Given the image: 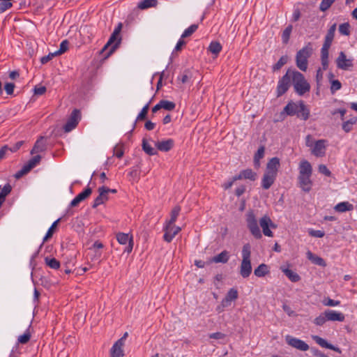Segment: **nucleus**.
I'll list each match as a JSON object with an SVG mask.
<instances>
[{
	"instance_id": "f257e3e1",
	"label": "nucleus",
	"mask_w": 357,
	"mask_h": 357,
	"mask_svg": "<svg viewBox=\"0 0 357 357\" xmlns=\"http://www.w3.org/2000/svg\"><path fill=\"white\" fill-rule=\"evenodd\" d=\"M312 167L306 160H303L298 165V186L305 192H309L312 188L311 179Z\"/></svg>"
},
{
	"instance_id": "f03ea898",
	"label": "nucleus",
	"mask_w": 357,
	"mask_h": 357,
	"mask_svg": "<svg viewBox=\"0 0 357 357\" xmlns=\"http://www.w3.org/2000/svg\"><path fill=\"white\" fill-rule=\"evenodd\" d=\"M286 114L288 116L297 115L298 118L307 121L310 117V109L303 100L298 102H289L283 109L281 114Z\"/></svg>"
},
{
	"instance_id": "7ed1b4c3",
	"label": "nucleus",
	"mask_w": 357,
	"mask_h": 357,
	"mask_svg": "<svg viewBox=\"0 0 357 357\" xmlns=\"http://www.w3.org/2000/svg\"><path fill=\"white\" fill-rule=\"evenodd\" d=\"M291 77L294 90L299 96H303L310 91V85L302 73L296 70H291Z\"/></svg>"
},
{
	"instance_id": "20e7f679",
	"label": "nucleus",
	"mask_w": 357,
	"mask_h": 357,
	"mask_svg": "<svg viewBox=\"0 0 357 357\" xmlns=\"http://www.w3.org/2000/svg\"><path fill=\"white\" fill-rule=\"evenodd\" d=\"M250 256V245L246 243L242 249V261L240 266V274L243 278H248L252 273Z\"/></svg>"
},
{
	"instance_id": "39448f33",
	"label": "nucleus",
	"mask_w": 357,
	"mask_h": 357,
	"mask_svg": "<svg viewBox=\"0 0 357 357\" xmlns=\"http://www.w3.org/2000/svg\"><path fill=\"white\" fill-rule=\"evenodd\" d=\"M313 49L310 43H308L305 47L300 50L296 56V63L297 67L302 71H306L308 64V59L312 54Z\"/></svg>"
},
{
	"instance_id": "423d86ee",
	"label": "nucleus",
	"mask_w": 357,
	"mask_h": 357,
	"mask_svg": "<svg viewBox=\"0 0 357 357\" xmlns=\"http://www.w3.org/2000/svg\"><path fill=\"white\" fill-rule=\"evenodd\" d=\"M245 220L248 229L251 234L256 238L260 239L262 237L261 230L258 225V220L253 210H249L245 214Z\"/></svg>"
},
{
	"instance_id": "0eeeda50",
	"label": "nucleus",
	"mask_w": 357,
	"mask_h": 357,
	"mask_svg": "<svg viewBox=\"0 0 357 357\" xmlns=\"http://www.w3.org/2000/svg\"><path fill=\"white\" fill-rule=\"evenodd\" d=\"M291 77V70H288L285 75L278 81L277 86V96L280 97L284 94L290 86Z\"/></svg>"
},
{
	"instance_id": "6e6552de",
	"label": "nucleus",
	"mask_w": 357,
	"mask_h": 357,
	"mask_svg": "<svg viewBox=\"0 0 357 357\" xmlns=\"http://www.w3.org/2000/svg\"><path fill=\"white\" fill-rule=\"evenodd\" d=\"M259 222L262 229L263 234L266 236L273 237V233L270 228L275 229L277 225L273 222L270 217L265 215L259 219Z\"/></svg>"
},
{
	"instance_id": "1a4fd4ad",
	"label": "nucleus",
	"mask_w": 357,
	"mask_h": 357,
	"mask_svg": "<svg viewBox=\"0 0 357 357\" xmlns=\"http://www.w3.org/2000/svg\"><path fill=\"white\" fill-rule=\"evenodd\" d=\"M163 230L165 231L163 239L167 243H170L173 238L181 230L180 227L176 226L174 224H166L164 226Z\"/></svg>"
},
{
	"instance_id": "9d476101",
	"label": "nucleus",
	"mask_w": 357,
	"mask_h": 357,
	"mask_svg": "<svg viewBox=\"0 0 357 357\" xmlns=\"http://www.w3.org/2000/svg\"><path fill=\"white\" fill-rule=\"evenodd\" d=\"M80 112L78 109H74L66 123L63 126L65 132H68L73 130L77 126L80 119Z\"/></svg>"
},
{
	"instance_id": "9b49d317",
	"label": "nucleus",
	"mask_w": 357,
	"mask_h": 357,
	"mask_svg": "<svg viewBox=\"0 0 357 357\" xmlns=\"http://www.w3.org/2000/svg\"><path fill=\"white\" fill-rule=\"evenodd\" d=\"M285 340H286V342L289 346H291L298 350H300L302 351H305L310 349L309 345L307 343H305L304 341H303L300 339H298L296 337H294L291 335H286Z\"/></svg>"
},
{
	"instance_id": "f8f14e48",
	"label": "nucleus",
	"mask_w": 357,
	"mask_h": 357,
	"mask_svg": "<svg viewBox=\"0 0 357 357\" xmlns=\"http://www.w3.org/2000/svg\"><path fill=\"white\" fill-rule=\"evenodd\" d=\"M109 190V188L106 186H102L98 188L99 195L94 199L93 203L92 204V207L93 208L104 204L105 202L108 200Z\"/></svg>"
},
{
	"instance_id": "ddd939ff",
	"label": "nucleus",
	"mask_w": 357,
	"mask_h": 357,
	"mask_svg": "<svg viewBox=\"0 0 357 357\" xmlns=\"http://www.w3.org/2000/svg\"><path fill=\"white\" fill-rule=\"evenodd\" d=\"M337 67L344 70H348L353 66V61L347 59L346 54L343 52H340L336 59Z\"/></svg>"
},
{
	"instance_id": "4468645a",
	"label": "nucleus",
	"mask_w": 357,
	"mask_h": 357,
	"mask_svg": "<svg viewBox=\"0 0 357 357\" xmlns=\"http://www.w3.org/2000/svg\"><path fill=\"white\" fill-rule=\"evenodd\" d=\"M116 239L120 244L126 245L128 243V245L125 249V252H127L128 253L132 252L133 247L132 236H130L128 234L120 232L116 234Z\"/></svg>"
},
{
	"instance_id": "2eb2a0df",
	"label": "nucleus",
	"mask_w": 357,
	"mask_h": 357,
	"mask_svg": "<svg viewBox=\"0 0 357 357\" xmlns=\"http://www.w3.org/2000/svg\"><path fill=\"white\" fill-rule=\"evenodd\" d=\"M326 140L319 139L312 146V153L316 157H323L326 154Z\"/></svg>"
},
{
	"instance_id": "dca6fc26",
	"label": "nucleus",
	"mask_w": 357,
	"mask_h": 357,
	"mask_svg": "<svg viewBox=\"0 0 357 357\" xmlns=\"http://www.w3.org/2000/svg\"><path fill=\"white\" fill-rule=\"evenodd\" d=\"M121 38H119L116 36L112 33L107 43L105 45L102 51L103 52V51L106 50L109 47H111L109 52L107 53V56H109L118 47L119 43H121Z\"/></svg>"
},
{
	"instance_id": "f3484780",
	"label": "nucleus",
	"mask_w": 357,
	"mask_h": 357,
	"mask_svg": "<svg viewBox=\"0 0 357 357\" xmlns=\"http://www.w3.org/2000/svg\"><path fill=\"white\" fill-rule=\"evenodd\" d=\"M257 173L251 169H246L241 171L238 174L234 176V180L248 179L255 181L257 179Z\"/></svg>"
},
{
	"instance_id": "a211bd4d",
	"label": "nucleus",
	"mask_w": 357,
	"mask_h": 357,
	"mask_svg": "<svg viewBox=\"0 0 357 357\" xmlns=\"http://www.w3.org/2000/svg\"><path fill=\"white\" fill-rule=\"evenodd\" d=\"M174 145V141L172 139L158 141L155 143L156 148L162 152L170 151Z\"/></svg>"
},
{
	"instance_id": "6ab92c4d",
	"label": "nucleus",
	"mask_w": 357,
	"mask_h": 357,
	"mask_svg": "<svg viewBox=\"0 0 357 357\" xmlns=\"http://www.w3.org/2000/svg\"><path fill=\"white\" fill-rule=\"evenodd\" d=\"M312 339L316 342L317 344H318L321 347L333 350L340 354L342 352L340 348L335 347L333 344L327 342L326 340L318 335H312Z\"/></svg>"
},
{
	"instance_id": "aec40b11",
	"label": "nucleus",
	"mask_w": 357,
	"mask_h": 357,
	"mask_svg": "<svg viewBox=\"0 0 357 357\" xmlns=\"http://www.w3.org/2000/svg\"><path fill=\"white\" fill-rule=\"evenodd\" d=\"M276 176L277 175L265 172L261 180V187L265 190L270 188L273 184Z\"/></svg>"
},
{
	"instance_id": "412c9836",
	"label": "nucleus",
	"mask_w": 357,
	"mask_h": 357,
	"mask_svg": "<svg viewBox=\"0 0 357 357\" xmlns=\"http://www.w3.org/2000/svg\"><path fill=\"white\" fill-rule=\"evenodd\" d=\"M280 167V159L277 157L272 158L267 163L266 172L277 175Z\"/></svg>"
},
{
	"instance_id": "4be33fe9",
	"label": "nucleus",
	"mask_w": 357,
	"mask_h": 357,
	"mask_svg": "<svg viewBox=\"0 0 357 357\" xmlns=\"http://www.w3.org/2000/svg\"><path fill=\"white\" fill-rule=\"evenodd\" d=\"M47 149V144L43 137H40L35 143L33 149L31 151V154L38 153L43 152Z\"/></svg>"
},
{
	"instance_id": "5701e85b",
	"label": "nucleus",
	"mask_w": 357,
	"mask_h": 357,
	"mask_svg": "<svg viewBox=\"0 0 357 357\" xmlns=\"http://www.w3.org/2000/svg\"><path fill=\"white\" fill-rule=\"evenodd\" d=\"M122 340H117L111 349V357H123Z\"/></svg>"
},
{
	"instance_id": "b1692460",
	"label": "nucleus",
	"mask_w": 357,
	"mask_h": 357,
	"mask_svg": "<svg viewBox=\"0 0 357 357\" xmlns=\"http://www.w3.org/2000/svg\"><path fill=\"white\" fill-rule=\"evenodd\" d=\"M307 257L309 260H310L312 263H314L316 265H319L322 267L326 266V263L324 259L319 256L314 255L310 251H308L307 252Z\"/></svg>"
},
{
	"instance_id": "393cba45",
	"label": "nucleus",
	"mask_w": 357,
	"mask_h": 357,
	"mask_svg": "<svg viewBox=\"0 0 357 357\" xmlns=\"http://www.w3.org/2000/svg\"><path fill=\"white\" fill-rule=\"evenodd\" d=\"M284 274L293 282H296L301 280V277L296 272L287 268L281 267Z\"/></svg>"
},
{
	"instance_id": "a878e982",
	"label": "nucleus",
	"mask_w": 357,
	"mask_h": 357,
	"mask_svg": "<svg viewBox=\"0 0 357 357\" xmlns=\"http://www.w3.org/2000/svg\"><path fill=\"white\" fill-rule=\"evenodd\" d=\"M334 208L337 212L343 213L352 211L354 209V206L348 202H342L335 205Z\"/></svg>"
},
{
	"instance_id": "bb28decb",
	"label": "nucleus",
	"mask_w": 357,
	"mask_h": 357,
	"mask_svg": "<svg viewBox=\"0 0 357 357\" xmlns=\"http://www.w3.org/2000/svg\"><path fill=\"white\" fill-rule=\"evenodd\" d=\"M229 258V252L227 250H224L218 255L215 256L212 261L215 263H223L225 264L228 261Z\"/></svg>"
},
{
	"instance_id": "cd10ccee",
	"label": "nucleus",
	"mask_w": 357,
	"mask_h": 357,
	"mask_svg": "<svg viewBox=\"0 0 357 357\" xmlns=\"http://www.w3.org/2000/svg\"><path fill=\"white\" fill-rule=\"evenodd\" d=\"M181 207L179 206H174L170 213V219L166 221V224H174L180 213Z\"/></svg>"
},
{
	"instance_id": "c85d7f7f",
	"label": "nucleus",
	"mask_w": 357,
	"mask_h": 357,
	"mask_svg": "<svg viewBox=\"0 0 357 357\" xmlns=\"http://www.w3.org/2000/svg\"><path fill=\"white\" fill-rule=\"evenodd\" d=\"M268 272V266L265 264H261L255 269L254 273L257 277L261 278L265 276Z\"/></svg>"
},
{
	"instance_id": "c756f323",
	"label": "nucleus",
	"mask_w": 357,
	"mask_h": 357,
	"mask_svg": "<svg viewBox=\"0 0 357 357\" xmlns=\"http://www.w3.org/2000/svg\"><path fill=\"white\" fill-rule=\"evenodd\" d=\"M222 45L219 42L217 41H213L210 43L208 46V50L213 54H215V56L218 55V54L222 50Z\"/></svg>"
},
{
	"instance_id": "7c9ffc66",
	"label": "nucleus",
	"mask_w": 357,
	"mask_h": 357,
	"mask_svg": "<svg viewBox=\"0 0 357 357\" xmlns=\"http://www.w3.org/2000/svg\"><path fill=\"white\" fill-rule=\"evenodd\" d=\"M158 3L157 0H142L138 4V8L144 10L151 7H155Z\"/></svg>"
},
{
	"instance_id": "2f4dec72",
	"label": "nucleus",
	"mask_w": 357,
	"mask_h": 357,
	"mask_svg": "<svg viewBox=\"0 0 357 357\" xmlns=\"http://www.w3.org/2000/svg\"><path fill=\"white\" fill-rule=\"evenodd\" d=\"M142 149L149 155H154L157 153L155 149L153 148L145 139L142 140Z\"/></svg>"
},
{
	"instance_id": "473e14b6",
	"label": "nucleus",
	"mask_w": 357,
	"mask_h": 357,
	"mask_svg": "<svg viewBox=\"0 0 357 357\" xmlns=\"http://www.w3.org/2000/svg\"><path fill=\"white\" fill-rule=\"evenodd\" d=\"M41 160V156L39 155L33 156L31 159H30L25 165L27 168L31 171L33 168H34L38 164L40 163Z\"/></svg>"
},
{
	"instance_id": "72a5a7b5",
	"label": "nucleus",
	"mask_w": 357,
	"mask_h": 357,
	"mask_svg": "<svg viewBox=\"0 0 357 357\" xmlns=\"http://www.w3.org/2000/svg\"><path fill=\"white\" fill-rule=\"evenodd\" d=\"M45 261L47 266H48L51 268L58 269L60 267L59 261H58L55 258L46 257Z\"/></svg>"
},
{
	"instance_id": "f704fd0d",
	"label": "nucleus",
	"mask_w": 357,
	"mask_h": 357,
	"mask_svg": "<svg viewBox=\"0 0 357 357\" xmlns=\"http://www.w3.org/2000/svg\"><path fill=\"white\" fill-rule=\"evenodd\" d=\"M59 220H60V219H58L52 223L51 227L47 230L46 235L43 238V242L47 241L49 238H50L52 236V235L54 232V229L57 227V225H58Z\"/></svg>"
},
{
	"instance_id": "c9c22d12",
	"label": "nucleus",
	"mask_w": 357,
	"mask_h": 357,
	"mask_svg": "<svg viewBox=\"0 0 357 357\" xmlns=\"http://www.w3.org/2000/svg\"><path fill=\"white\" fill-rule=\"evenodd\" d=\"M291 31H292L291 25H289L283 31L282 34V40L284 44H287L289 42Z\"/></svg>"
},
{
	"instance_id": "e433bc0d",
	"label": "nucleus",
	"mask_w": 357,
	"mask_h": 357,
	"mask_svg": "<svg viewBox=\"0 0 357 357\" xmlns=\"http://www.w3.org/2000/svg\"><path fill=\"white\" fill-rule=\"evenodd\" d=\"M162 109H165L167 111H172L175 109L176 105L174 102L166 100H162L160 101Z\"/></svg>"
},
{
	"instance_id": "4c0bfd02",
	"label": "nucleus",
	"mask_w": 357,
	"mask_h": 357,
	"mask_svg": "<svg viewBox=\"0 0 357 357\" xmlns=\"http://www.w3.org/2000/svg\"><path fill=\"white\" fill-rule=\"evenodd\" d=\"M288 56H282L278 60V61L273 66V71L279 70L284 64L287 63Z\"/></svg>"
},
{
	"instance_id": "58836bf2",
	"label": "nucleus",
	"mask_w": 357,
	"mask_h": 357,
	"mask_svg": "<svg viewBox=\"0 0 357 357\" xmlns=\"http://www.w3.org/2000/svg\"><path fill=\"white\" fill-rule=\"evenodd\" d=\"M198 28L197 24H192L188 28H187L181 35V38H186L190 36L193 33H195Z\"/></svg>"
},
{
	"instance_id": "ea45409f",
	"label": "nucleus",
	"mask_w": 357,
	"mask_h": 357,
	"mask_svg": "<svg viewBox=\"0 0 357 357\" xmlns=\"http://www.w3.org/2000/svg\"><path fill=\"white\" fill-rule=\"evenodd\" d=\"M331 92L334 94L337 91L342 88V84L338 79H331Z\"/></svg>"
},
{
	"instance_id": "a19ab883",
	"label": "nucleus",
	"mask_w": 357,
	"mask_h": 357,
	"mask_svg": "<svg viewBox=\"0 0 357 357\" xmlns=\"http://www.w3.org/2000/svg\"><path fill=\"white\" fill-rule=\"evenodd\" d=\"M191 78L192 73L189 70H185L182 75L178 77V79L180 80L183 84L189 82Z\"/></svg>"
},
{
	"instance_id": "79ce46f5",
	"label": "nucleus",
	"mask_w": 357,
	"mask_h": 357,
	"mask_svg": "<svg viewBox=\"0 0 357 357\" xmlns=\"http://www.w3.org/2000/svg\"><path fill=\"white\" fill-rule=\"evenodd\" d=\"M149 108V104H146L143 107L139 114L137 115L136 121H142L146 119Z\"/></svg>"
},
{
	"instance_id": "37998d69",
	"label": "nucleus",
	"mask_w": 357,
	"mask_h": 357,
	"mask_svg": "<svg viewBox=\"0 0 357 357\" xmlns=\"http://www.w3.org/2000/svg\"><path fill=\"white\" fill-rule=\"evenodd\" d=\"M92 193V190L90 187H86L85 190L78 194L77 196L81 200V202L84 201L86 198H88Z\"/></svg>"
},
{
	"instance_id": "c03bdc74",
	"label": "nucleus",
	"mask_w": 357,
	"mask_h": 357,
	"mask_svg": "<svg viewBox=\"0 0 357 357\" xmlns=\"http://www.w3.org/2000/svg\"><path fill=\"white\" fill-rule=\"evenodd\" d=\"M335 0H322L319 5L320 10L323 12L327 10L335 2Z\"/></svg>"
},
{
	"instance_id": "a18cd8bd",
	"label": "nucleus",
	"mask_w": 357,
	"mask_h": 357,
	"mask_svg": "<svg viewBox=\"0 0 357 357\" xmlns=\"http://www.w3.org/2000/svg\"><path fill=\"white\" fill-rule=\"evenodd\" d=\"M350 25L349 23H343L339 26V31L341 34L349 36L350 34Z\"/></svg>"
},
{
	"instance_id": "49530a36",
	"label": "nucleus",
	"mask_w": 357,
	"mask_h": 357,
	"mask_svg": "<svg viewBox=\"0 0 357 357\" xmlns=\"http://www.w3.org/2000/svg\"><path fill=\"white\" fill-rule=\"evenodd\" d=\"M238 297V291L236 289L232 288L228 291L225 299L227 301H231L236 299Z\"/></svg>"
},
{
	"instance_id": "de8ad7c7",
	"label": "nucleus",
	"mask_w": 357,
	"mask_h": 357,
	"mask_svg": "<svg viewBox=\"0 0 357 357\" xmlns=\"http://www.w3.org/2000/svg\"><path fill=\"white\" fill-rule=\"evenodd\" d=\"M328 321H342L344 319V314H326Z\"/></svg>"
},
{
	"instance_id": "09e8293b",
	"label": "nucleus",
	"mask_w": 357,
	"mask_h": 357,
	"mask_svg": "<svg viewBox=\"0 0 357 357\" xmlns=\"http://www.w3.org/2000/svg\"><path fill=\"white\" fill-rule=\"evenodd\" d=\"M31 338V334L29 332H25L24 334L18 337L17 341L20 344L27 343Z\"/></svg>"
},
{
	"instance_id": "8fccbe9b",
	"label": "nucleus",
	"mask_w": 357,
	"mask_h": 357,
	"mask_svg": "<svg viewBox=\"0 0 357 357\" xmlns=\"http://www.w3.org/2000/svg\"><path fill=\"white\" fill-rule=\"evenodd\" d=\"M308 234L310 236L316 238H322L324 236L325 233L321 230H314L312 229H309Z\"/></svg>"
},
{
	"instance_id": "3c124183",
	"label": "nucleus",
	"mask_w": 357,
	"mask_h": 357,
	"mask_svg": "<svg viewBox=\"0 0 357 357\" xmlns=\"http://www.w3.org/2000/svg\"><path fill=\"white\" fill-rule=\"evenodd\" d=\"M328 320V316L326 314H321L314 319V324L317 326H322Z\"/></svg>"
},
{
	"instance_id": "603ef678",
	"label": "nucleus",
	"mask_w": 357,
	"mask_h": 357,
	"mask_svg": "<svg viewBox=\"0 0 357 357\" xmlns=\"http://www.w3.org/2000/svg\"><path fill=\"white\" fill-rule=\"evenodd\" d=\"M29 172H30V170L24 165L20 170H19L18 172H17L15 173V178L17 179L20 178L21 177H22L24 175L26 174Z\"/></svg>"
},
{
	"instance_id": "864d4df0",
	"label": "nucleus",
	"mask_w": 357,
	"mask_h": 357,
	"mask_svg": "<svg viewBox=\"0 0 357 357\" xmlns=\"http://www.w3.org/2000/svg\"><path fill=\"white\" fill-rule=\"evenodd\" d=\"M12 6L13 3L11 2L0 1V13L5 12Z\"/></svg>"
},
{
	"instance_id": "5fc2aeb1",
	"label": "nucleus",
	"mask_w": 357,
	"mask_h": 357,
	"mask_svg": "<svg viewBox=\"0 0 357 357\" xmlns=\"http://www.w3.org/2000/svg\"><path fill=\"white\" fill-rule=\"evenodd\" d=\"M68 48V40H65L62 41L60 44V47L58 51L55 52L56 54H61L64 53Z\"/></svg>"
},
{
	"instance_id": "6e6d98bb",
	"label": "nucleus",
	"mask_w": 357,
	"mask_h": 357,
	"mask_svg": "<svg viewBox=\"0 0 357 357\" xmlns=\"http://www.w3.org/2000/svg\"><path fill=\"white\" fill-rule=\"evenodd\" d=\"M331 45L323 44L321 49V58H328V50Z\"/></svg>"
},
{
	"instance_id": "4d7b16f0",
	"label": "nucleus",
	"mask_w": 357,
	"mask_h": 357,
	"mask_svg": "<svg viewBox=\"0 0 357 357\" xmlns=\"http://www.w3.org/2000/svg\"><path fill=\"white\" fill-rule=\"evenodd\" d=\"M319 172L321 174H322L326 176H330L331 174V171L328 169V167L325 165H319Z\"/></svg>"
},
{
	"instance_id": "13d9d810",
	"label": "nucleus",
	"mask_w": 357,
	"mask_h": 357,
	"mask_svg": "<svg viewBox=\"0 0 357 357\" xmlns=\"http://www.w3.org/2000/svg\"><path fill=\"white\" fill-rule=\"evenodd\" d=\"M124 153L123 149L121 146H116L114 149V155H116L118 158H121L123 157Z\"/></svg>"
},
{
	"instance_id": "bf43d9fd",
	"label": "nucleus",
	"mask_w": 357,
	"mask_h": 357,
	"mask_svg": "<svg viewBox=\"0 0 357 357\" xmlns=\"http://www.w3.org/2000/svg\"><path fill=\"white\" fill-rule=\"evenodd\" d=\"M46 87L44 86H36L34 88V94L38 96H42L46 92Z\"/></svg>"
},
{
	"instance_id": "052dcab7",
	"label": "nucleus",
	"mask_w": 357,
	"mask_h": 357,
	"mask_svg": "<svg viewBox=\"0 0 357 357\" xmlns=\"http://www.w3.org/2000/svg\"><path fill=\"white\" fill-rule=\"evenodd\" d=\"M4 89L8 95H12L14 91L15 84L13 83H6Z\"/></svg>"
},
{
	"instance_id": "680f3d73",
	"label": "nucleus",
	"mask_w": 357,
	"mask_h": 357,
	"mask_svg": "<svg viewBox=\"0 0 357 357\" xmlns=\"http://www.w3.org/2000/svg\"><path fill=\"white\" fill-rule=\"evenodd\" d=\"M334 36L335 34L327 32L325 36L324 44L331 45Z\"/></svg>"
},
{
	"instance_id": "e2e57ef3",
	"label": "nucleus",
	"mask_w": 357,
	"mask_h": 357,
	"mask_svg": "<svg viewBox=\"0 0 357 357\" xmlns=\"http://www.w3.org/2000/svg\"><path fill=\"white\" fill-rule=\"evenodd\" d=\"M264 151H265V149L264 146H260L257 151L255 153V156H254V158H256L257 160V159H261L264 158Z\"/></svg>"
},
{
	"instance_id": "0e129e2a",
	"label": "nucleus",
	"mask_w": 357,
	"mask_h": 357,
	"mask_svg": "<svg viewBox=\"0 0 357 357\" xmlns=\"http://www.w3.org/2000/svg\"><path fill=\"white\" fill-rule=\"evenodd\" d=\"M310 351H311L312 354L314 356H317V357H329V356H328L327 355L324 354V353H322L321 351H319L318 349H317L315 347H312L310 349Z\"/></svg>"
},
{
	"instance_id": "69168bd1",
	"label": "nucleus",
	"mask_w": 357,
	"mask_h": 357,
	"mask_svg": "<svg viewBox=\"0 0 357 357\" xmlns=\"http://www.w3.org/2000/svg\"><path fill=\"white\" fill-rule=\"evenodd\" d=\"M342 128L345 132H349L353 128V125H351V123H349L347 121H343Z\"/></svg>"
},
{
	"instance_id": "338daca9",
	"label": "nucleus",
	"mask_w": 357,
	"mask_h": 357,
	"mask_svg": "<svg viewBox=\"0 0 357 357\" xmlns=\"http://www.w3.org/2000/svg\"><path fill=\"white\" fill-rule=\"evenodd\" d=\"M209 337L215 340H221L225 337V335L222 333L217 332L209 334Z\"/></svg>"
},
{
	"instance_id": "774afa93",
	"label": "nucleus",
	"mask_w": 357,
	"mask_h": 357,
	"mask_svg": "<svg viewBox=\"0 0 357 357\" xmlns=\"http://www.w3.org/2000/svg\"><path fill=\"white\" fill-rule=\"evenodd\" d=\"M56 55H57V54H55V52H54V53H50V54H49L47 56H43L40 59L41 63H43V64L47 63L48 61H50Z\"/></svg>"
}]
</instances>
